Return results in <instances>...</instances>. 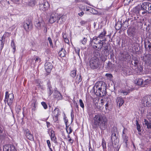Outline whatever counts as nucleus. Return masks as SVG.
<instances>
[{"instance_id":"nucleus-36","label":"nucleus","mask_w":151,"mask_h":151,"mask_svg":"<svg viewBox=\"0 0 151 151\" xmlns=\"http://www.w3.org/2000/svg\"><path fill=\"white\" fill-rule=\"evenodd\" d=\"M129 33L131 34V35H134L135 33V29L133 28L129 29V30L128 31V33Z\"/></svg>"},{"instance_id":"nucleus-63","label":"nucleus","mask_w":151,"mask_h":151,"mask_svg":"<svg viewBox=\"0 0 151 151\" xmlns=\"http://www.w3.org/2000/svg\"><path fill=\"white\" fill-rule=\"evenodd\" d=\"M64 121L66 126H67V122H68V120L65 119Z\"/></svg>"},{"instance_id":"nucleus-18","label":"nucleus","mask_w":151,"mask_h":151,"mask_svg":"<svg viewBox=\"0 0 151 151\" xmlns=\"http://www.w3.org/2000/svg\"><path fill=\"white\" fill-rule=\"evenodd\" d=\"M65 16L64 15H61L59 14L57 22L60 24L63 23L65 21Z\"/></svg>"},{"instance_id":"nucleus-57","label":"nucleus","mask_w":151,"mask_h":151,"mask_svg":"<svg viewBox=\"0 0 151 151\" xmlns=\"http://www.w3.org/2000/svg\"><path fill=\"white\" fill-rule=\"evenodd\" d=\"M58 116H54V117H53L54 120L55 121H57L58 120Z\"/></svg>"},{"instance_id":"nucleus-19","label":"nucleus","mask_w":151,"mask_h":151,"mask_svg":"<svg viewBox=\"0 0 151 151\" xmlns=\"http://www.w3.org/2000/svg\"><path fill=\"white\" fill-rule=\"evenodd\" d=\"M41 59L38 56H35L33 58H32L30 61L31 64H34V61H35V63H39L41 61Z\"/></svg>"},{"instance_id":"nucleus-37","label":"nucleus","mask_w":151,"mask_h":151,"mask_svg":"<svg viewBox=\"0 0 151 151\" xmlns=\"http://www.w3.org/2000/svg\"><path fill=\"white\" fill-rule=\"evenodd\" d=\"M122 26V25L120 23V22L117 23L115 26V28L119 30L121 28Z\"/></svg>"},{"instance_id":"nucleus-62","label":"nucleus","mask_w":151,"mask_h":151,"mask_svg":"<svg viewBox=\"0 0 151 151\" xmlns=\"http://www.w3.org/2000/svg\"><path fill=\"white\" fill-rule=\"evenodd\" d=\"M47 126L48 128L50 126V123L48 122H46Z\"/></svg>"},{"instance_id":"nucleus-58","label":"nucleus","mask_w":151,"mask_h":151,"mask_svg":"<svg viewBox=\"0 0 151 151\" xmlns=\"http://www.w3.org/2000/svg\"><path fill=\"white\" fill-rule=\"evenodd\" d=\"M74 114L73 113V112H71V119L73 120V118H74Z\"/></svg>"},{"instance_id":"nucleus-25","label":"nucleus","mask_w":151,"mask_h":151,"mask_svg":"<svg viewBox=\"0 0 151 151\" xmlns=\"http://www.w3.org/2000/svg\"><path fill=\"white\" fill-rule=\"evenodd\" d=\"M58 54L59 56L61 57H64L66 55V51L65 49L62 48L59 52Z\"/></svg>"},{"instance_id":"nucleus-48","label":"nucleus","mask_w":151,"mask_h":151,"mask_svg":"<svg viewBox=\"0 0 151 151\" xmlns=\"http://www.w3.org/2000/svg\"><path fill=\"white\" fill-rule=\"evenodd\" d=\"M81 41L83 44L85 45L86 44L87 42V39L85 37H84L83 40H81Z\"/></svg>"},{"instance_id":"nucleus-40","label":"nucleus","mask_w":151,"mask_h":151,"mask_svg":"<svg viewBox=\"0 0 151 151\" xmlns=\"http://www.w3.org/2000/svg\"><path fill=\"white\" fill-rule=\"evenodd\" d=\"M35 1L31 0L29 2V5L31 6H33L35 5Z\"/></svg>"},{"instance_id":"nucleus-45","label":"nucleus","mask_w":151,"mask_h":151,"mask_svg":"<svg viewBox=\"0 0 151 151\" xmlns=\"http://www.w3.org/2000/svg\"><path fill=\"white\" fill-rule=\"evenodd\" d=\"M41 104L43 106L45 109H46L47 108V106L46 104L44 102H41Z\"/></svg>"},{"instance_id":"nucleus-50","label":"nucleus","mask_w":151,"mask_h":151,"mask_svg":"<svg viewBox=\"0 0 151 151\" xmlns=\"http://www.w3.org/2000/svg\"><path fill=\"white\" fill-rule=\"evenodd\" d=\"M150 81L148 79H146L145 81L144 82L143 86H145V85H146L148 83H149Z\"/></svg>"},{"instance_id":"nucleus-44","label":"nucleus","mask_w":151,"mask_h":151,"mask_svg":"<svg viewBox=\"0 0 151 151\" xmlns=\"http://www.w3.org/2000/svg\"><path fill=\"white\" fill-rule=\"evenodd\" d=\"M79 103L80 106L83 109H84V106L83 103V102L82 100L80 99L79 100Z\"/></svg>"},{"instance_id":"nucleus-16","label":"nucleus","mask_w":151,"mask_h":151,"mask_svg":"<svg viewBox=\"0 0 151 151\" xmlns=\"http://www.w3.org/2000/svg\"><path fill=\"white\" fill-rule=\"evenodd\" d=\"M47 93L49 96H50L53 92V90L52 87L51 85L50 82V81H48L47 83Z\"/></svg>"},{"instance_id":"nucleus-9","label":"nucleus","mask_w":151,"mask_h":151,"mask_svg":"<svg viewBox=\"0 0 151 151\" xmlns=\"http://www.w3.org/2000/svg\"><path fill=\"white\" fill-rule=\"evenodd\" d=\"M39 6L40 10L43 11H45L48 10L50 5L47 2L45 1L43 2L42 4H39Z\"/></svg>"},{"instance_id":"nucleus-52","label":"nucleus","mask_w":151,"mask_h":151,"mask_svg":"<svg viewBox=\"0 0 151 151\" xmlns=\"http://www.w3.org/2000/svg\"><path fill=\"white\" fill-rule=\"evenodd\" d=\"M1 42H0V49L2 50L4 47V43L1 40Z\"/></svg>"},{"instance_id":"nucleus-4","label":"nucleus","mask_w":151,"mask_h":151,"mask_svg":"<svg viewBox=\"0 0 151 151\" xmlns=\"http://www.w3.org/2000/svg\"><path fill=\"white\" fill-rule=\"evenodd\" d=\"M14 94L12 93L9 94L8 92L6 91L5 93V99L4 101L7 102V104L11 106L13 101Z\"/></svg>"},{"instance_id":"nucleus-23","label":"nucleus","mask_w":151,"mask_h":151,"mask_svg":"<svg viewBox=\"0 0 151 151\" xmlns=\"http://www.w3.org/2000/svg\"><path fill=\"white\" fill-rule=\"evenodd\" d=\"M145 47L146 48H148V50L151 52V42L149 41L144 42Z\"/></svg>"},{"instance_id":"nucleus-34","label":"nucleus","mask_w":151,"mask_h":151,"mask_svg":"<svg viewBox=\"0 0 151 151\" xmlns=\"http://www.w3.org/2000/svg\"><path fill=\"white\" fill-rule=\"evenodd\" d=\"M70 76L73 78L75 77L76 75V70H74L70 72Z\"/></svg>"},{"instance_id":"nucleus-64","label":"nucleus","mask_w":151,"mask_h":151,"mask_svg":"<svg viewBox=\"0 0 151 151\" xmlns=\"http://www.w3.org/2000/svg\"><path fill=\"white\" fill-rule=\"evenodd\" d=\"M108 102H107L105 104V108L106 109H107L108 107Z\"/></svg>"},{"instance_id":"nucleus-47","label":"nucleus","mask_w":151,"mask_h":151,"mask_svg":"<svg viewBox=\"0 0 151 151\" xmlns=\"http://www.w3.org/2000/svg\"><path fill=\"white\" fill-rule=\"evenodd\" d=\"M21 107L19 106H17L15 108V110L17 112H19L21 111Z\"/></svg>"},{"instance_id":"nucleus-10","label":"nucleus","mask_w":151,"mask_h":151,"mask_svg":"<svg viewBox=\"0 0 151 151\" xmlns=\"http://www.w3.org/2000/svg\"><path fill=\"white\" fill-rule=\"evenodd\" d=\"M143 124L144 127L145 126V127H146L147 131L149 133H151V122L145 119Z\"/></svg>"},{"instance_id":"nucleus-22","label":"nucleus","mask_w":151,"mask_h":151,"mask_svg":"<svg viewBox=\"0 0 151 151\" xmlns=\"http://www.w3.org/2000/svg\"><path fill=\"white\" fill-rule=\"evenodd\" d=\"M26 136L27 138L33 141L34 140V137L33 135L31 134L30 132H29L28 130V131H27L26 132Z\"/></svg>"},{"instance_id":"nucleus-1","label":"nucleus","mask_w":151,"mask_h":151,"mask_svg":"<svg viewBox=\"0 0 151 151\" xmlns=\"http://www.w3.org/2000/svg\"><path fill=\"white\" fill-rule=\"evenodd\" d=\"M94 124L98 126L101 130H104L107 127L108 120L103 114L98 113L95 115L93 118Z\"/></svg>"},{"instance_id":"nucleus-24","label":"nucleus","mask_w":151,"mask_h":151,"mask_svg":"<svg viewBox=\"0 0 151 151\" xmlns=\"http://www.w3.org/2000/svg\"><path fill=\"white\" fill-rule=\"evenodd\" d=\"M136 83L138 86H143L144 82L143 79L141 78H138L135 81Z\"/></svg>"},{"instance_id":"nucleus-53","label":"nucleus","mask_w":151,"mask_h":151,"mask_svg":"<svg viewBox=\"0 0 151 151\" xmlns=\"http://www.w3.org/2000/svg\"><path fill=\"white\" fill-rule=\"evenodd\" d=\"M75 50L76 53L78 54V55H79V52H80V49L78 47H76L75 48Z\"/></svg>"},{"instance_id":"nucleus-59","label":"nucleus","mask_w":151,"mask_h":151,"mask_svg":"<svg viewBox=\"0 0 151 151\" xmlns=\"http://www.w3.org/2000/svg\"><path fill=\"white\" fill-rule=\"evenodd\" d=\"M82 2L85 3H86L87 4H88L89 5H90V4L88 2V1H86L83 0L82 1Z\"/></svg>"},{"instance_id":"nucleus-6","label":"nucleus","mask_w":151,"mask_h":151,"mask_svg":"<svg viewBox=\"0 0 151 151\" xmlns=\"http://www.w3.org/2000/svg\"><path fill=\"white\" fill-rule=\"evenodd\" d=\"M90 66L93 69H95L98 68L99 65L98 59L96 58H92L90 61Z\"/></svg>"},{"instance_id":"nucleus-8","label":"nucleus","mask_w":151,"mask_h":151,"mask_svg":"<svg viewBox=\"0 0 151 151\" xmlns=\"http://www.w3.org/2000/svg\"><path fill=\"white\" fill-rule=\"evenodd\" d=\"M3 151H17V150L14 146L9 145L4 146Z\"/></svg>"},{"instance_id":"nucleus-30","label":"nucleus","mask_w":151,"mask_h":151,"mask_svg":"<svg viewBox=\"0 0 151 151\" xmlns=\"http://www.w3.org/2000/svg\"><path fill=\"white\" fill-rule=\"evenodd\" d=\"M32 105L33 107L32 109V110L35 111L36 110V108L37 106V104L36 103V101L35 100H32Z\"/></svg>"},{"instance_id":"nucleus-43","label":"nucleus","mask_w":151,"mask_h":151,"mask_svg":"<svg viewBox=\"0 0 151 151\" xmlns=\"http://www.w3.org/2000/svg\"><path fill=\"white\" fill-rule=\"evenodd\" d=\"M129 58V56L128 54H127L125 55L123 59V60L126 61L127 60H128Z\"/></svg>"},{"instance_id":"nucleus-28","label":"nucleus","mask_w":151,"mask_h":151,"mask_svg":"<svg viewBox=\"0 0 151 151\" xmlns=\"http://www.w3.org/2000/svg\"><path fill=\"white\" fill-rule=\"evenodd\" d=\"M31 26L32 25L29 22L24 23V29L27 31L29 29V27H31Z\"/></svg>"},{"instance_id":"nucleus-55","label":"nucleus","mask_w":151,"mask_h":151,"mask_svg":"<svg viewBox=\"0 0 151 151\" xmlns=\"http://www.w3.org/2000/svg\"><path fill=\"white\" fill-rule=\"evenodd\" d=\"M76 78L77 79L78 78V81L79 82H80V81H81V75H77V76L76 77Z\"/></svg>"},{"instance_id":"nucleus-32","label":"nucleus","mask_w":151,"mask_h":151,"mask_svg":"<svg viewBox=\"0 0 151 151\" xmlns=\"http://www.w3.org/2000/svg\"><path fill=\"white\" fill-rule=\"evenodd\" d=\"M35 24L36 27L37 29H40L41 28V22L38 20L36 21L35 22Z\"/></svg>"},{"instance_id":"nucleus-5","label":"nucleus","mask_w":151,"mask_h":151,"mask_svg":"<svg viewBox=\"0 0 151 151\" xmlns=\"http://www.w3.org/2000/svg\"><path fill=\"white\" fill-rule=\"evenodd\" d=\"M142 103L145 106H151V96H144L142 100Z\"/></svg>"},{"instance_id":"nucleus-35","label":"nucleus","mask_w":151,"mask_h":151,"mask_svg":"<svg viewBox=\"0 0 151 151\" xmlns=\"http://www.w3.org/2000/svg\"><path fill=\"white\" fill-rule=\"evenodd\" d=\"M66 131L67 133L69 134L72 132L73 130L71 129L70 127L67 126H66Z\"/></svg>"},{"instance_id":"nucleus-29","label":"nucleus","mask_w":151,"mask_h":151,"mask_svg":"<svg viewBox=\"0 0 151 151\" xmlns=\"http://www.w3.org/2000/svg\"><path fill=\"white\" fill-rule=\"evenodd\" d=\"M113 67L114 65L111 62L109 61L107 63L106 68L108 69H111L113 68Z\"/></svg>"},{"instance_id":"nucleus-49","label":"nucleus","mask_w":151,"mask_h":151,"mask_svg":"<svg viewBox=\"0 0 151 151\" xmlns=\"http://www.w3.org/2000/svg\"><path fill=\"white\" fill-rule=\"evenodd\" d=\"M133 0H124V2L126 5H128Z\"/></svg>"},{"instance_id":"nucleus-33","label":"nucleus","mask_w":151,"mask_h":151,"mask_svg":"<svg viewBox=\"0 0 151 151\" xmlns=\"http://www.w3.org/2000/svg\"><path fill=\"white\" fill-rule=\"evenodd\" d=\"M122 137L124 142L126 145H127V143L128 141V137L126 135H122Z\"/></svg>"},{"instance_id":"nucleus-13","label":"nucleus","mask_w":151,"mask_h":151,"mask_svg":"<svg viewBox=\"0 0 151 151\" xmlns=\"http://www.w3.org/2000/svg\"><path fill=\"white\" fill-rule=\"evenodd\" d=\"M52 65L51 63L47 62L45 65V69L47 72H50L52 68Z\"/></svg>"},{"instance_id":"nucleus-14","label":"nucleus","mask_w":151,"mask_h":151,"mask_svg":"<svg viewBox=\"0 0 151 151\" xmlns=\"http://www.w3.org/2000/svg\"><path fill=\"white\" fill-rule=\"evenodd\" d=\"M103 41V40H99L98 42H97L94 45H93V47L94 48L101 50L103 47L104 42Z\"/></svg>"},{"instance_id":"nucleus-31","label":"nucleus","mask_w":151,"mask_h":151,"mask_svg":"<svg viewBox=\"0 0 151 151\" xmlns=\"http://www.w3.org/2000/svg\"><path fill=\"white\" fill-rule=\"evenodd\" d=\"M54 116H58L59 115L60 113V110L57 108H56L54 110Z\"/></svg>"},{"instance_id":"nucleus-38","label":"nucleus","mask_w":151,"mask_h":151,"mask_svg":"<svg viewBox=\"0 0 151 151\" xmlns=\"http://www.w3.org/2000/svg\"><path fill=\"white\" fill-rule=\"evenodd\" d=\"M136 124L137 126V129L138 130V131L139 132H141V126L139 124L138 121L137 120H136Z\"/></svg>"},{"instance_id":"nucleus-11","label":"nucleus","mask_w":151,"mask_h":151,"mask_svg":"<svg viewBox=\"0 0 151 151\" xmlns=\"http://www.w3.org/2000/svg\"><path fill=\"white\" fill-rule=\"evenodd\" d=\"M111 141H113V139L115 140L117 139L118 137L117 129L116 127H113L111 131Z\"/></svg>"},{"instance_id":"nucleus-20","label":"nucleus","mask_w":151,"mask_h":151,"mask_svg":"<svg viewBox=\"0 0 151 151\" xmlns=\"http://www.w3.org/2000/svg\"><path fill=\"white\" fill-rule=\"evenodd\" d=\"M99 40V38L98 37L96 36L93 37V39H91L90 42L91 43L92 45L93 46L97 42H99V41L98 40Z\"/></svg>"},{"instance_id":"nucleus-17","label":"nucleus","mask_w":151,"mask_h":151,"mask_svg":"<svg viewBox=\"0 0 151 151\" xmlns=\"http://www.w3.org/2000/svg\"><path fill=\"white\" fill-rule=\"evenodd\" d=\"M116 101L119 107L121 106L124 103L123 99L122 97H119L116 98Z\"/></svg>"},{"instance_id":"nucleus-56","label":"nucleus","mask_w":151,"mask_h":151,"mask_svg":"<svg viewBox=\"0 0 151 151\" xmlns=\"http://www.w3.org/2000/svg\"><path fill=\"white\" fill-rule=\"evenodd\" d=\"M138 61L136 59L134 60V65L135 66H136L137 65V63H138Z\"/></svg>"},{"instance_id":"nucleus-54","label":"nucleus","mask_w":151,"mask_h":151,"mask_svg":"<svg viewBox=\"0 0 151 151\" xmlns=\"http://www.w3.org/2000/svg\"><path fill=\"white\" fill-rule=\"evenodd\" d=\"M47 144L49 148H51V143L50 142V141L49 140H47Z\"/></svg>"},{"instance_id":"nucleus-21","label":"nucleus","mask_w":151,"mask_h":151,"mask_svg":"<svg viewBox=\"0 0 151 151\" xmlns=\"http://www.w3.org/2000/svg\"><path fill=\"white\" fill-rule=\"evenodd\" d=\"M106 33V30L104 29L103 31L102 32L98 37L99 38H100V40H103V41L105 40L104 37Z\"/></svg>"},{"instance_id":"nucleus-61","label":"nucleus","mask_w":151,"mask_h":151,"mask_svg":"<svg viewBox=\"0 0 151 151\" xmlns=\"http://www.w3.org/2000/svg\"><path fill=\"white\" fill-rule=\"evenodd\" d=\"M55 135L54 134V132L53 130H51V135L50 137L52 136V135Z\"/></svg>"},{"instance_id":"nucleus-26","label":"nucleus","mask_w":151,"mask_h":151,"mask_svg":"<svg viewBox=\"0 0 151 151\" xmlns=\"http://www.w3.org/2000/svg\"><path fill=\"white\" fill-rule=\"evenodd\" d=\"M55 97L59 100H61L63 98V96L58 91H57L55 93Z\"/></svg>"},{"instance_id":"nucleus-42","label":"nucleus","mask_w":151,"mask_h":151,"mask_svg":"<svg viewBox=\"0 0 151 151\" xmlns=\"http://www.w3.org/2000/svg\"><path fill=\"white\" fill-rule=\"evenodd\" d=\"M48 40L50 44V46L52 48H53V45L52 42V40L50 37H48Z\"/></svg>"},{"instance_id":"nucleus-3","label":"nucleus","mask_w":151,"mask_h":151,"mask_svg":"<svg viewBox=\"0 0 151 151\" xmlns=\"http://www.w3.org/2000/svg\"><path fill=\"white\" fill-rule=\"evenodd\" d=\"M95 88L96 89V95L100 96H103L106 94V85L102 81H100L96 83L94 86V91Z\"/></svg>"},{"instance_id":"nucleus-39","label":"nucleus","mask_w":151,"mask_h":151,"mask_svg":"<svg viewBox=\"0 0 151 151\" xmlns=\"http://www.w3.org/2000/svg\"><path fill=\"white\" fill-rule=\"evenodd\" d=\"M11 46L13 48L14 50V52L16 50V47L15 46V44L14 40H12V41L11 43Z\"/></svg>"},{"instance_id":"nucleus-15","label":"nucleus","mask_w":151,"mask_h":151,"mask_svg":"<svg viewBox=\"0 0 151 151\" xmlns=\"http://www.w3.org/2000/svg\"><path fill=\"white\" fill-rule=\"evenodd\" d=\"M104 102L103 99L101 100V102H99L98 101L96 102L95 103V105L96 107L98 109H101L104 105Z\"/></svg>"},{"instance_id":"nucleus-41","label":"nucleus","mask_w":151,"mask_h":151,"mask_svg":"<svg viewBox=\"0 0 151 151\" xmlns=\"http://www.w3.org/2000/svg\"><path fill=\"white\" fill-rule=\"evenodd\" d=\"M51 138L52 140L54 141V142L55 143H57V139L55 137V135H53L52 137H51Z\"/></svg>"},{"instance_id":"nucleus-46","label":"nucleus","mask_w":151,"mask_h":151,"mask_svg":"<svg viewBox=\"0 0 151 151\" xmlns=\"http://www.w3.org/2000/svg\"><path fill=\"white\" fill-rule=\"evenodd\" d=\"M120 92L123 93L124 95H127L128 93H129V91H125L123 90H120Z\"/></svg>"},{"instance_id":"nucleus-7","label":"nucleus","mask_w":151,"mask_h":151,"mask_svg":"<svg viewBox=\"0 0 151 151\" xmlns=\"http://www.w3.org/2000/svg\"><path fill=\"white\" fill-rule=\"evenodd\" d=\"M142 59L147 65L151 66V54H144L142 57Z\"/></svg>"},{"instance_id":"nucleus-60","label":"nucleus","mask_w":151,"mask_h":151,"mask_svg":"<svg viewBox=\"0 0 151 151\" xmlns=\"http://www.w3.org/2000/svg\"><path fill=\"white\" fill-rule=\"evenodd\" d=\"M84 14V13L83 12H80L78 14V15L80 16H82Z\"/></svg>"},{"instance_id":"nucleus-12","label":"nucleus","mask_w":151,"mask_h":151,"mask_svg":"<svg viewBox=\"0 0 151 151\" xmlns=\"http://www.w3.org/2000/svg\"><path fill=\"white\" fill-rule=\"evenodd\" d=\"M59 16V14H54L53 13L51 14L49 19L50 23H53L57 20L58 21Z\"/></svg>"},{"instance_id":"nucleus-2","label":"nucleus","mask_w":151,"mask_h":151,"mask_svg":"<svg viewBox=\"0 0 151 151\" xmlns=\"http://www.w3.org/2000/svg\"><path fill=\"white\" fill-rule=\"evenodd\" d=\"M134 11L137 14L141 13L142 15L151 13V3L143 2L140 6H138L135 7Z\"/></svg>"},{"instance_id":"nucleus-51","label":"nucleus","mask_w":151,"mask_h":151,"mask_svg":"<svg viewBox=\"0 0 151 151\" xmlns=\"http://www.w3.org/2000/svg\"><path fill=\"white\" fill-rule=\"evenodd\" d=\"M87 23V22L83 20H82L80 22V23L81 26H84L85 24Z\"/></svg>"},{"instance_id":"nucleus-27","label":"nucleus","mask_w":151,"mask_h":151,"mask_svg":"<svg viewBox=\"0 0 151 151\" xmlns=\"http://www.w3.org/2000/svg\"><path fill=\"white\" fill-rule=\"evenodd\" d=\"M103 47V50L104 52H105L106 53L108 52V45L107 44L104 42Z\"/></svg>"}]
</instances>
